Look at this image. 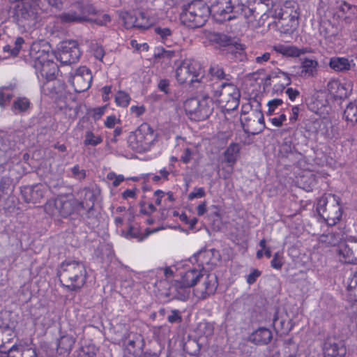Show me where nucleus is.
Wrapping results in <instances>:
<instances>
[{
	"label": "nucleus",
	"instance_id": "nucleus-1",
	"mask_svg": "<svg viewBox=\"0 0 357 357\" xmlns=\"http://www.w3.org/2000/svg\"><path fill=\"white\" fill-rule=\"evenodd\" d=\"M86 271L82 261L66 260L61 265L59 280L70 291L79 289L86 282Z\"/></svg>",
	"mask_w": 357,
	"mask_h": 357
},
{
	"label": "nucleus",
	"instance_id": "nucleus-2",
	"mask_svg": "<svg viewBox=\"0 0 357 357\" xmlns=\"http://www.w3.org/2000/svg\"><path fill=\"white\" fill-rule=\"evenodd\" d=\"M210 13V8L204 1L193 0L183 6L180 18L183 24L197 28L205 24Z\"/></svg>",
	"mask_w": 357,
	"mask_h": 357
},
{
	"label": "nucleus",
	"instance_id": "nucleus-3",
	"mask_svg": "<svg viewBox=\"0 0 357 357\" xmlns=\"http://www.w3.org/2000/svg\"><path fill=\"white\" fill-rule=\"evenodd\" d=\"M317 211L328 225H335L342 217L340 198L333 194H328L319 199Z\"/></svg>",
	"mask_w": 357,
	"mask_h": 357
},
{
	"label": "nucleus",
	"instance_id": "nucleus-4",
	"mask_svg": "<svg viewBox=\"0 0 357 357\" xmlns=\"http://www.w3.org/2000/svg\"><path fill=\"white\" fill-rule=\"evenodd\" d=\"M184 109L191 120L204 121L208 118L213 111V100L206 94L192 98L185 102Z\"/></svg>",
	"mask_w": 357,
	"mask_h": 357
},
{
	"label": "nucleus",
	"instance_id": "nucleus-5",
	"mask_svg": "<svg viewBox=\"0 0 357 357\" xmlns=\"http://www.w3.org/2000/svg\"><path fill=\"white\" fill-rule=\"evenodd\" d=\"M156 140V135L148 123H142L135 132H130L128 138L129 147L138 153L149 151Z\"/></svg>",
	"mask_w": 357,
	"mask_h": 357
},
{
	"label": "nucleus",
	"instance_id": "nucleus-6",
	"mask_svg": "<svg viewBox=\"0 0 357 357\" xmlns=\"http://www.w3.org/2000/svg\"><path fill=\"white\" fill-rule=\"evenodd\" d=\"M203 77L204 70L202 65L194 59L183 60L176 69V78L181 84L188 83L193 85L195 82L200 83Z\"/></svg>",
	"mask_w": 357,
	"mask_h": 357
},
{
	"label": "nucleus",
	"instance_id": "nucleus-7",
	"mask_svg": "<svg viewBox=\"0 0 357 357\" xmlns=\"http://www.w3.org/2000/svg\"><path fill=\"white\" fill-rule=\"evenodd\" d=\"M244 8L245 5L241 0H218L210 10L217 21L223 22L238 17Z\"/></svg>",
	"mask_w": 357,
	"mask_h": 357
},
{
	"label": "nucleus",
	"instance_id": "nucleus-8",
	"mask_svg": "<svg viewBox=\"0 0 357 357\" xmlns=\"http://www.w3.org/2000/svg\"><path fill=\"white\" fill-rule=\"evenodd\" d=\"M214 97L221 107L227 112H230L238 107L241 93L234 84L223 82L214 91Z\"/></svg>",
	"mask_w": 357,
	"mask_h": 357
},
{
	"label": "nucleus",
	"instance_id": "nucleus-9",
	"mask_svg": "<svg viewBox=\"0 0 357 357\" xmlns=\"http://www.w3.org/2000/svg\"><path fill=\"white\" fill-rule=\"evenodd\" d=\"M38 0H22L15 8L14 17L18 24L25 26L34 24L38 18Z\"/></svg>",
	"mask_w": 357,
	"mask_h": 357
},
{
	"label": "nucleus",
	"instance_id": "nucleus-10",
	"mask_svg": "<svg viewBox=\"0 0 357 357\" xmlns=\"http://www.w3.org/2000/svg\"><path fill=\"white\" fill-rule=\"evenodd\" d=\"M81 51L76 40H65L60 43L57 59L63 64H71L78 61Z\"/></svg>",
	"mask_w": 357,
	"mask_h": 357
},
{
	"label": "nucleus",
	"instance_id": "nucleus-11",
	"mask_svg": "<svg viewBox=\"0 0 357 357\" xmlns=\"http://www.w3.org/2000/svg\"><path fill=\"white\" fill-rule=\"evenodd\" d=\"M91 70L86 66H81L70 73L69 82L73 85L75 91L81 93L86 91L92 82Z\"/></svg>",
	"mask_w": 357,
	"mask_h": 357
},
{
	"label": "nucleus",
	"instance_id": "nucleus-12",
	"mask_svg": "<svg viewBox=\"0 0 357 357\" xmlns=\"http://www.w3.org/2000/svg\"><path fill=\"white\" fill-rule=\"evenodd\" d=\"M324 357H344L347 353L344 341L335 337H327L323 346Z\"/></svg>",
	"mask_w": 357,
	"mask_h": 357
},
{
	"label": "nucleus",
	"instance_id": "nucleus-13",
	"mask_svg": "<svg viewBox=\"0 0 357 357\" xmlns=\"http://www.w3.org/2000/svg\"><path fill=\"white\" fill-rule=\"evenodd\" d=\"M29 56L32 66L37 63L47 62L48 59L54 57L50 52V47L44 42L33 43L30 47Z\"/></svg>",
	"mask_w": 357,
	"mask_h": 357
},
{
	"label": "nucleus",
	"instance_id": "nucleus-14",
	"mask_svg": "<svg viewBox=\"0 0 357 357\" xmlns=\"http://www.w3.org/2000/svg\"><path fill=\"white\" fill-rule=\"evenodd\" d=\"M97 193L96 190L89 188H85L78 193L81 201H78L77 206L80 212L82 211H86L87 218L90 217L91 212L93 211Z\"/></svg>",
	"mask_w": 357,
	"mask_h": 357
},
{
	"label": "nucleus",
	"instance_id": "nucleus-15",
	"mask_svg": "<svg viewBox=\"0 0 357 357\" xmlns=\"http://www.w3.org/2000/svg\"><path fill=\"white\" fill-rule=\"evenodd\" d=\"M340 260L343 263H357V241L348 240L338 247Z\"/></svg>",
	"mask_w": 357,
	"mask_h": 357
},
{
	"label": "nucleus",
	"instance_id": "nucleus-16",
	"mask_svg": "<svg viewBox=\"0 0 357 357\" xmlns=\"http://www.w3.org/2000/svg\"><path fill=\"white\" fill-rule=\"evenodd\" d=\"M201 280H203L202 284L197 287L194 292L197 297L205 299L215 292L218 287V280L215 274H207L204 275Z\"/></svg>",
	"mask_w": 357,
	"mask_h": 357
},
{
	"label": "nucleus",
	"instance_id": "nucleus-17",
	"mask_svg": "<svg viewBox=\"0 0 357 357\" xmlns=\"http://www.w3.org/2000/svg\"><path fill=\"white\" fill-rule=\"evenodd\" d=\"M47 187L41 183L27 185L21 188V194L24 200L27 202L38 203L44 197Z\"/></svg>",
	"mask_w": 357,
	"mask_h": 357
},
{
	"label": "nucleus",
	"instance_id": "nucleus-18",
	"mask_svg": "<svg viewBox=\"0 0 357 357\" xmlns=\"http://www.w3.org/2000/svg\"><path fill=\"white\" fill-rule=\"evenodd\" d=\"M77 10H70L59 15V20L63 23H80L87 20L86 8L82 2L76 3Z\"/></svg>",
	"mask_w": 357,
	"mask_h": 357
},
{
	"label": "nucleus",
	"instance_id": "nucleus-19",
	"mask_svg": "<svg viewBox=\"0 0 357 357\" xmlns=\"http://www.w3.org/2000/svg\"><path fill=\"white\" fill-rule=\"evenodd\" d=\"M33 67L36 69L39 79L40 76L45 79H54L59 72V67L56 63L54 61V58L48 59L47 62L33 64Z\"/></svg>",
	"mask_w": 357,
	"mask_h": 357
},
{
	"label": "nucleus",
	"instance_id": "nucleus-20",
	"mask_svg": "<svg viewBox=\"0 0 357 357\" xmlns=\"http://www.w3.org/2000/svg\"><path fill=\"white\" fill-rule=\"evenodd\" d=\"M41 86V92L51 98L61 97L65 91V84L59 79H45Z\"/></svg>",
	"mask_w": 357,
	"mask_h": 357
},
{
	"label": "nucleus",
	"instance_id": "nucleus-21",
	"mask_svg": "<svg viewBox=\"0 0 357 357\" xmlns=\"http://www.w3.org/2000/svg\"><path fill=\"white\" fill-rule=\"evenodd\" d=\"M327 89L335 98L344 99L350 95L352 90V84L351 82L341 83L337 79H333L328 82Z\"/></svg>",
	"mask_w": 357,
	"mask_h": 357
},
{
	"label": "nucleus",
	"instance_id": "nucleus-22",
	"mask_svg": "<svg viewBox=\"0 0 357 357\" xmlns=\"http://www.w3.org/2000/svg\"><path fill=\"white\" fill-rule=\"evenodd\" d=\"M77 204L78 200L76 199H68L66 197H59L56 199V202L54 204L59 209V215L66 218L75 211L80 213Z\"/></svg>",
	"mask_w": 357,
	"mask_h": 357
},
{
	"label": "nucleus",
	"instance_id": "nucleus-23",
	"mask_svg": "<svg viewBox=\"0 0 357 357\" xmlns=\"http://www.w3.org/2000/svg\"><path fill=\"white\" fill-rule=\"evenodd\" d=\"M273 338L270 329L264 327L259 328L249 337V340L255 344H268Z\"/></svg>",
	"mask_w": 357,
	"mask_h": 357
},
{
	"label": "nucleus",
	"instance_id": "nucleus-24",
	"mask_svg": "<svg viewBox=\"0 0 357 357\" xmlns=\"http://www.w3.org/2000/svg\"><path fill=\"white\" fill-rule=\"evenodd\" d=\"M318 62L316 60L305 58L301 63L299 75L302 77H313L317 74Z\"/></svg>",
	"mask_w": 357,
	"mask_h": 357
},
{
	"label": "nucleus",
	"instance_id": "nucleus-25",
	"mask_svg": "<svg viewBox=\"0 0 357 357\" xmlns=\"http://www.w3.org/2000/svg\"><path fill=\"white\" fill-rule=\"evenodd\" d=\"M273 50L277 53H280L283 56L298 57L301 54L307 52L305 48L299 49L292 45H285L282 44H278L273 47Z\"/></svg>",
	"mask_w": 357,
	"mask_h": 357
},
{
	"label": "nucleus",
	"instance_id": "nucleus-26",
	"mask_svg": "<svg viewBox=\"0 0 357 357\" xmlns=\"http://www.w3.org/2000/svg\"><path fill=\"white\" fill-rule=\"evenodd\" d=\"M208 39L213 44L217 45L219 47H227L228 49L236 40L235 38L227 34L218 32L211 33L208 36Z\"/></svg>",
	"mask_w": 357,
	"mask_h": 357
},
{
	"label": "nucleus",
	"instance_id": "nucleus-27",
	"mask_svg": "<svg viewBox=\"0 0 357 357\" xmlns=\"http://www.w3.org/2000/svg\"><path fill=\"white\" fill-rule=\"evenodd\" d=\"M297 352L298 345L291 340H288L274 353L273 357H296Z\"/></svg>",
	"mask_w": 357,
	"mask_h": 357
},
{
	"label": "nucleus",
	"instance_id": "nucleus-28",
	"mask_svg": "<svg viewBox=\"0 0 357 357\" xmlns=\"http://www.w3.org/2000/svg\"><path fill=\"white\" fill-rule=\"evenodd\" d=\"M31 102L26 97H17L13 102L10 109L15 115H22L31 109Z\"/></svg>",
	"mask_w": 357,
	"mask_h": 357
},
{
	"label": "nucleus",
	"instance_id": "nucleus-29",
	"mask_svg": "<svg viewBox=\"0 0 357 357\" xmlns=\"http://www.w3.org/2000/svg\"><path fill=\"white\" fill-rule=\"evenodd\" d=\"M202 271L196 268H192L186 271L181 277V281L183 282L185 287H193L197 282L203 278Z\"/></svg>",
	"mask_w": 357,
	"mask_h": 357
},
{
	"label": "nucleus",
	"instance_id": "nucleus-30",
	"mask_svg": "<svg viewBox=\"0 0 357 357\" xmlns=\"http://www.w3.org/2000/svg\"><path fill=\"white\" fill-rule=\"evenodd\" d=\"M345 240L346 234L342 229L331 231L327 234L322 235L321 237V241L322 242L332 246H335L336 245H338L339 246L340 244L343 243L342 241Z\"/></svg>",
	"mask_w": 357,
	"mask_h": 357
},
{
	"label": "nucleus",
	"instance_id": "nucleus-31",
	"mask_svg": "<svg viewBox=\"0 0 357 357\" xmlns=\"http://www.w3.org/2000/svg\"><path fill=\"white\" fill-rule=\"evenodd\" d=\"M76 338L70 335H64L61 336L57 343V351L60 354H68L72 350Z\"/></svg>",
	"mask_w": 357,
	"mask_h": 357
},
{
	"label": "nucleus",
	"instance_id": "nucleus-32",
	"mask_svg": "<svg viewBox=\"0 0 357 357\" xmlns=\"http://www.w3.org/2000/svg\"><path fill=\"white\" fill-rule=\"evenodd\" d=\"M220 254L215 249L201 251L198 253V259L203 264L214 265L220 259Z\"/></svg>",
	"mask_w": 357,
	"mask_h": 357
},
{
	"label": "nucleus",
	"instance_id": "nucleus-33",
	"mask_svg": "<svg viewBox=\"0 0 357 357\" xmlns=\"http://www.w3.org/2000/svg\"><path fill=\"white\" fill-rule=\"evenodd\" d=\"M282 77H284V82L280 84L282 89H284L286 86L291 84V79L290 75L280 69H275L267 75L266 77V84L271 85V82L278 81V79L280 80Z\"/></svg>",
	"mask_w": 357,
	"mask_h": 357
},
{
	"label": "nucleus",
	"instance_id": "nucleus-34",
	"mask_svg": "<svg viewBox=\"0 0 357 357\" xmlns=\"http://www.w3.org/2000/svg\"><path fill=\"white\" fill-rule=\"evenodd\" d=\"M328 66L335 72H345L351 68L350 61L344 57H331Z\"/></svg>",
	"mask_w": 357,
	"mask_h": 357
},
{
	"label": "nucleus",
	"instance_id": "nucleus-35",
	"mask_svg": "<svg viewBox=\"0 0 357 357\" xmlns=\"http://www.w3.org/2000/svg\"><path fill=\"white\" fill-rule=\"evenodd\" d=\"M343 118L351 126L357 124V100L350 102L347 105L344 110Z\"/></svg>",
	"mask_w": 357,
	"mask_h": 357
},
{
	"label": "nucleus",
	"instance_id": "nucleus-36",
	"mask_svg": "<svg viewBox=\"0 0 357 357\" xmlns=\"http://www.w3.org/2000/svg\"><path fill=\"white\" fill-rule=\"evenodd\" d=\"M240 147L236 143H231L227 148L224 153L225 161L229 164V166L232 169V166L236 163L237 158L239 155Z\"/></svg>",
	"mask_w": 357,
	"mask_h": 357
},
{
	"label": "nucleus",
	"instance_id": "nucleus-37",
	"mask_svg": "<svg viewBox=\"0 0 357 357\" xmlns=\"http://www.w3.org/2000/svg\"><path fill=\"white\" fill-rule=\"evenodd\" d=\"M190 287H185L181 281H175L171 287V291L175 293L176 298L181 301H185L189 296Z\"/></svg>",
	"mask_w": 357,
	"mask_h": 357
},
{
	"label": "nucleus",
	"instance_id": "nucleus-38",
	"mask_svg": "<svg viewBox=\"0 0 357 357\" xmlns=\"http://www.w3.org/2000/svg\"><path fill=\"white\" fill-rule=\"evenodd\" d=\"M229 52L233 55L234 58L238 61H245L248 60L247 55L245 52V45L238 43L237 40L228 49Z\"/></svg>",
	"mask_w": 357,
	"mask_h": 357
},
{
	"label": "nucleus",
	"instance_id": "nucleus-39",
	"mask_svg": "<svg viewBox=\"0 0 357 357\" xmlns=\"http://www.w3.org/2000/svg\"><path fill=\"white\" fill-rule=\"evenodd\" d=\"M340 11L347 13H350L351 15H347L344 18L346 24H351L354 20L357 17V6H352L344 1L340 7Z\"/></svg>",
	"mask_w": 357,
	"mask_h": 357
},
{
	"label": "nucleus",
	"instance_id": "nucleus-40",
	"mask_svg": "<svg viewBox=\"0 0 357 357\" xmlns=\"http://www.w3.org/2000/svg\"><path fill=\"white\" fill-rule=\"evenodd\" d=\"M15 89V85L3 86L0 88V107H4L10 102L12 98V91Z\"/></svg>",
	"mask_w": 357,
	"mask_h": 357
},
{
	"label": "nucleus",
	"instance_id": "nucleus-41",
	"mask_svg": "<svg viewBox=\"0 0 357 357\" xmlns=\"http://www.w3.org/2000/svg\"><path fill=\"white\" fill-rule=\"evenodd\" d=\"M24 44V38L22 37H17L15 39L13 47L6 45L3 47V50L4 52H10L13 56H17L20 53V51L23 48Z\"/></svg>",
	"mask_w": 357,
	"mask_h": 357
},
{
	"label": "nucleus",
	"instance_id": "nucleus-42",
	"mask_svg": "<svg viewBox=\"0 0 357 357\" xmlns=\"http://www.w3.org/2000/svg\"><path fill=\"white\" fill-rule=\"evenodd\" d=\"M208 72L212 77L220 80L225 79L228 81L230 79V75L226 74L224 72L223 68L218 65L211 66L208 70Z\"/></svg>",
	"mask_w": 357,
	"mask_h": 357
},
{
	"label": "nucleus",
	"instance_id": "nucleus-43",
	"mask_svg": "<svg viewBox=\"0 0 357 357\" xmlns=\"http://www.w3.org/2000/svg\"><path fill=\"white\" fill-rule=\"evenodd\" d=\"M131 98L125 91H119L115 96V102L119 107H127L130 102Z\"/></svg>",
	"mask_w": 357,
	"mask_h": 357
},
{
	"label": "nucleus",
	"instance_id": "nucleus-44",
	"mask_svg": "<svg viewBox=\"0 0 357 357\" xmlns=\"http://www.w3.org/2000/svg\"><path fill=\"white\" fill-rule=\"evenodd\" d=\"M102 142V139L99 135H95L91 131H87L85 134V139L84 144L85 146H96Z\"/></svg>",
	"mask_w": 357,
	"mask_h": 357
},
{
	"label": "nucleus",
	"instance_id": "nucleus-45",
	"mask_svg": "<svg viewBox=\"0 0 357 357\" xmlns=\"http://www.w3.org/2000/svg\"><path fill=\"white\" fill-rule=\"evenodd\" d=\"M155 33L160 37L161 40L166 43L172 38V31L167 27H155L154 29Z\"/></svg>",
	"mask_w": 357,
	"mask_h": 357
},
{
	"label": "nucleus",
	"instance_id": "nucleus-46",
	"mask_svg": "<svg viewBox=\"0 0 357 357\" xmlns=\"http://www.w3.org/2000/svg\"><path fill=\"white\" fill-rule=\"evenodd\" d=\"M78 357H96V349L93 345L82 347L78 351Z\"/></svg>",
	"mask_w": 357,
	"mask_h": 357
},
{
	"label": "nucleus",
	"instance_id": "nucleus-47",
	"mask_svg": "<svg viewBox=\"0 0 357 357\" xmlns=\"http://www.w3.org/2000/svg\"><path fill=\"white\" fill-rule=\"evenodd\" d=\"M333 26L331 23H324L321 24L319 28V33L321 36H323L326 38H329L331 37H335L337 34V31H331V29H333Z\"/></svg>",
	"mask_w": 357,
	"mask_h": 357
},
{
	"label": "nucleus",
	"instance_id": "nucleus-48",
	"mask_svg": "<svg viewBox=\"0 0 357 357\" xmlns=\"http://www.w3.org/2000/svg\"><path fill=\"white\" fill-rule=\"evenodd\" d=\"M156 231H158V229H154V230H153L151 231H149L148 234H146L144 236H141L139 229L137 227H135V226L130 225L129 228H128V232H127V237L130 236L131 238H138L139 241H141L144 238H146L149 234L153 233V232Z\"/></svg>",
	"mask_w": 357,
	"mask_h": 357
},
{
	"label": "nucleus",
	"instance_id": "nucleus-49",
	"mask_svg": "<svg viewBox=\"0 0 357 357\" xmlns=\"http://www.w3.org/2000/svg\"><path fill=\"white\" fill-rule=\"evenodd\" d=\"M244 13V17L247 21V23L249 24V26H255V21H256V16L255 15V11L248 8L245 6V8L243 10Z\"/></svg>",
	"mask_w": 357,
	"mask_h": 357
},
{
	"label": "nucleus",
	"instance_id": "nucleus-50",
	"mask_svg": "<svg viewBox=\"0 0 357 357\" xmlns=\"http://www.w3.org/2000/svg\"><path fill=\"white\" fill-rule=\"evenodd\" d=\"M252 114L248 116L245 117L244 119H241V123L242 125V127L245 132L251 133V134H256L258 132L257 130H251V125L252 123H254L252 122Z\"/></svg>",
	"mask_w": 357,
	"mask_h": 357
},
{
	"label": "nucleus",
	"instance_id": "nucleus-51",
	"mask_svg": "<svg viewBox=\"0 0 357 357\" xmlns=\"http://www.w3.org/2000/svg\"><path fill=\"white\" fill-rule=\"evenodd\" d=\"M56 202V199L48 201L45 205V211L50 215L54 216L59 215V209L54 204Z\"/></svg>",
	"mask_w": 357,
	"mask_h": 357
},
{
	"label": "nucleus",
	"instance_id": "nucleus-52",
	"mask_svg": "<svg viewBox=\"0 0 357 357\" xmlns=\"http://www.w3.org/2000/svg\"><path fill=\"white\" fill-rule=\"evenodd\" d=\"M282 103H283V100L280 98H275V99L270 100L267 104V105L268 107L267 114L271 116V115L275 114L276 109L279 106L282 105Z\"/></svg>",
	"mask_w": 357,
	"mask_h": 357
},
{
	"label": "nucleus",
	"instance_id": "nucleus-53",
	"mask_svg": "<svg viewBox=\"0 0 357 357\" xmlns=\"http://www.w3.org/2000/svg\"><path fill=\"white\" fill-rule=\"evenodd\" d=\"M72 177L82 181L86 177V171L84 169H81L79 165H75L71 168Z\"/></svg>",
	"mask_w": 357,
	"mask_h": 357
},
{
	"label": "nucleus",
	"instance_id": "nucleus-54",
	"mask_svg": "<svg viewBox=\"0 0 357 357\" xmlns=\"http://www.w3.org/2000/svg\"><path fill=\"white\" fill-rule=\"evenodd\" d=\"M273 324L275 329H280L282 331V333H286L290 331V328L288 327V326H284L285 322L282 320H280L277 316V314L274 315L273 319Z\"/></svg>",
	"mask_w": 357,
	"mask_h": 357
},
{
	"label": "nucleus",
	"instance_id": "nucleus-55",
	"mask_svg": "<svg viewBox=\"0 0 357 357\" xmlns=\"http://www.w3.org/2000/svg\"><path fill=\"white\" fill-rule=\"evenodd\" d=\"M107 178L112 182L114 187H117L124 181L123 175H116L114 172H109L107 175Z\"/></svg>",
	"mask_w": 357,
	"mask_h": 357
},
{
	"label": "nucleus",
	"instance_id": "nucleus-56",
	"mask_svg": "<svg viewBox=\"0 0 357 357\" xmlns=\"http://www.w3.org/2000/svg\"><path fill=\"white\" fill-rule=\"evenodd\" d=\"M167 321L172 324L181 322L182 321V317L179 310H172L171 314L167 316Z\"/></svg>",
	"mask_w": 357,
	"mask_h": 357
},
{
	"label": "nucleus",
	"instance_id": "nucleus-57",
	"mask_svg": "<svg viewBox=\"0 0 357 357\" xmlns=\"http://www.w3.org/2000/svg\"><path fill=\"white\" fill-rule=\"evenodd\" d=\"M205 195H206L205 190L203 188H194L193 191H192L188 195V199L192 200L196 198H202V197H204Z\"/></svg>",
	"mask_w": 357,
	"mask_h": 357
},
{
	"label": "nucleus",
	"instance_id": "nucleus-58",
	"mask_svg": "<svg viewBox=\"0 0 357 357\" xmlns=\"http://www.w3.org/2000/svg\"><path fill=\"white\" fill-rule=\"evenodd\" d=\"M252 122L255 123L257 121L259 123H260L262 126V128H264V115L261 113V111L259 110H255L252 112Z\"/></svg>",
	"mask_w": 357,
	"mask_h": 357
},
{
	"label": "nucleus",
	"instance_id": "nucleus-59",
	"mask_svg": "<svg viewBox=\"0 0 357 357\" xmlns=\"http://www.w3.org/2000/svg\"><path fill=\"white\" fill-rule=\"evenodd\" d=\"M271 266L272 268L275 269H280L282 266V262L280 258V255L278 252H276L271 261Z\"/></svg>",
	"mask_w": 357,
	"mask_h": 357
},
{
	"label": "nucleus",
	"instance_id": "nucleus-60",
	"mask_svg": "<svg viewBox=\"0 0 357 357\" xmlns=\"http://www.w3.org/2000/svg\"><path fill=\"white\" fill-rule=\"evenodd\" d=\"M93 54V56L98 60L102 61L105 52L103 48L101 46H98L97 45H94L92 47Z\"/></svg>",
	"mask_w": 357,
	"mask_h": 357
},
{
	"label": "nucleus",
	"instance_id": "nucleus-61",
	"mask_svg": "<svg viewBox=\"0 0 357 357\" xmlns=\"http://www.w3.org/2000/svg\"><path fill=\"white\" fill-rule=\"evenodd\" d=\"M111 21L110 16L107 14H103L94 20V22L100 26H106Z\"/></svg>",
	"mask_w": 357,
	"mask_h": 357
},
{
	"label": "nucleus",
	"instance_id": "nucleus-62",
	"mask_svg": "<svg viewBox=\"0 0 357 357\" xmlns=\"http://www.w3.org/2000/svg\"><path fill=\"white\" fill-rule=\"evenodd\" d=\"M261 275V272L257 269H254L249 275H248L246 281L248 284L255 283L258 277Z\"/></svg>",
	"mask_w": 357,
	"mask_h": 357
},
{
	"label": "nucleus",
	"instance_id": "nucleus-63",
	"mask_svg": "<svg viewBox=\"0 0 357 357\" xmlns=\"http://www.w3.org/2000/svg\"><path fill=\"white\" fill-rule=\"evenodd\" d=\"M193 154V152L192 151L189 149V148H186L184 151H183V155H181V160L184 163V164H188L190 162V161L192 159V155Z\"/></svg>",
	"mask_w": 357,
	"mask_h": 357
},
{
	"label": "nucleus",
	"instance_id": "nucleus-64",
	"mask_svg": "<svg viewBox=\"0 0 357 357\" xmlns=\"http://www.w3.org/2000/svg\"><path fill=\"white\" fill-rule=\"evenodd\" d=\"M169 82L168 79H164L160 80L158 83V89L165 94H168L169 93Z\"/></svg>",
	"mask_w": 357,
	"mask_h": 357
}]
</instances>
